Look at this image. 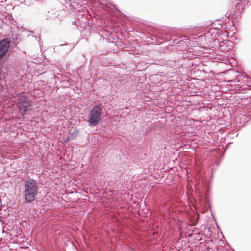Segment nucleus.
Masks as SVG:
<instances>
[{
    "label": "nucleus",
    "mask_w": 251,
    "mask_h": 251,
    "mask_svg": "<svg viewBox=\"0 0 251 251\" xmlns=\"http://www.w3.org/2000/svg\"><path fill=\"white\" fill-rule=\"evenodd\" d=\"M37 181L33 178H27L24 183V198L26 203L33 202L38 194Z\"/></svg>",
    "instance_id": "f257e3e1"
},
{
    "label": "nucleus",
    "mask_w": 251,
    "mask_h": 251,
    "mask_svg": "<svg viewBox=\"0 0 251 251\" xmlns=\"http://www.w3.org/2000/svg\"><path fill=\"white\" fill-rule=\"evenodd\" d=\"M102 108L100 104L93 106L88 117V125L90 127L96 126L101 119Z\"/></svg>",
    "instance_id": "f03ea898"
},
{
    "label": "nucleus",
    "mask_w": 251,
    "mask_h": 251,
    "mask_svg": "<svg viewBox=\"0 0 251 251\" xmlns=\"http://www.w3.org/2000/svg\"><path fill=\"white\" fill-rule=\"evenodd\" d=\"M30 102L28 97L25 95L20 96L18 98V108L22 115H26Z\"/></svg>",
    "instance_id": "7ed1b4c3"
},
{
    "label": "nucleus",
    "mask_w": 251,
    "mask_h": 251,
    "mask_svg": "<svg viewBox=\"0 0 251 251\" xmlns=\"http://www.w3.org/2000/svg\"><path fill=\"white\" fill-rule=\"evenodd\" d=\"M148 38H151L152 44H156L157 45H159L162 43V41H160L159 39L169 40L171 39V40H175L173 39L172 36L169 34L163 32H159L158 35H151Z\"/></svg>",
    "instance_id": "20e7f679"
},
{
    "label": "nucleus",
    "mask_w": 251,
    "mask_h": 251,
    "mask_svg": "<svg viewBox=\"0 0 251 251\" xmlns=\"http://www.w3.org/2000/svg\"><path fill=\"white\" fill-rule=\"evenodd\" d=\"M10 41L8 39H4L0 41V59L6 53L10 47Z\"/></svg>",
    "instance_id": "39448f33"
},
{
    "label": "nucleus",
    "mask_w": 251,
    "mask_h": 251,
    "mask_svg": "<svg viewBox=\"0 0 251 251\" xmlns=\"http://www.w3.org/2000/svg\"><path fill=\"white\" fill-rule=\"evenodd\" d=\"M237 1L236 3L235 8L239 12H241L244 6L248 3V0H235Z\"/></svg>",
    "instance_id": "423d86ee"
},
{
    "label": "nucleus",
    "mask_w": 251,
    "mask_h": 251,
    "mask_svg": "<svg viewBox=\"0 0 251 251\" xmlns=\"http://www.w3.org/2000/svg\"><path fill=\"white\" fill-rule=\"evenodd\" d=\"M248 120V117L244 114H240L236 117V122L240 124L238 125L239 128L242 127Z\"/></svg>",
    "instance_id": "0eeeda50"
},
{
    "label": "nucleus",
    "mask_w": 251,
    "mask_h": 251,
    "mask_svg": "<svg viewBox=\"0 0 251 251\" xmlns=\"http://www.w3.org/2000/svg\"><path fill=\"white\" fill-rule=\"evenodd\" d=\"M64 78V76L60 74L53 75V77H51L50 81L51 83H54L55 85L58 86L62 81Z\"/></svg>",
    "instance_id": "6e6552de"
},
{
    "label": "nucleus",
    "mask_w": 251,
    "mask_h": 251,
    "mask_svg": "<svg viewBox=\"0 0 251 251\" xmlns=\"http://www.w3.org/2000/svg\"><path fill=\"white\" fill-rule=\"evenodd\" d=\"M59 85H60L61 87L66 88H69L70 86L69 81L68 80L67 77L65 75L64 76V78Z\"/></svg>",
    "instance_id": "1a4fd4ad"
},
{
    "label": "nucleus",
    "mask_w": 251,
    "mask_h": 251,
    "mask_svg": "<svg viewBox=\"0 0 251 251\" xmlns=\"http://www.w3.org/2000/svg\"><path fill=\"white\" fill-rule=\"evenodd\" d=\"M78 134V130L76 128H75L73 132L69 135V136H70V139H71V140H73L77 136Z\"/></svg>",
    "instance_id": "9d476101"
},
{
    "label": "nucleus",
    "mask_w": 251,
    "mask_h": 251,
    "mask_svg": "<svg viewBox=\"0 0 251 251\" xmlns=\"http://www.w3.org/2000/svg\"><path fill=\"white\" fill-rule=\"evenodd\" d=\"M155 129V126H151L149 127H148L146 129V130L144 131H143V134L144 135H147V134H149L150 132H151V131H152L153 130H154Z\"/></svg>",
    "instance_id": "9b49d317"
},
{
    "label": "nucleus",
    "mask_w": 251,
    "mask_h": 251,
    "mask_svg": "<svg viewBox=\"0 0 251 251\" xmlns=\"http://www.w3.org/2000/svg\"><path fill=\"white\" fill-rule=\"evenodd\" d=\"M71 140V139H70V136H68L65 140V142H68Z\"/></svg>",
    "instance_id": "f8f14e48"
},
{
    "label": "nucleus",
    "mask_w": 251,
    "mask_h": 251,
    "mask_svg": "<svg viewBox=\"0 0 251 251\" xmlns=\"http://www.w3.org/2000/svg\"><path fill=\"white\" fill-rule=\"evenodd\" d=\"M217 42L219 43V45L220 46V47H222V45L221 44L222 43L223 44H224V41H222L221 42H219V40H217Z\"/></svg>",
    "instance_id": "ddd939ff"
},
{
    "label": "nucleus",
    "mask_w": 251,
    "mask_h": 251,
    "mask_svg": "<svg viewBox=\"0 0 251 251\" xmlns=\"http://www.w3.org/2000/svg\"><path fill=\"white\" fill-rule=\"evenodd\" d=\"M211 249V248L210 247H208V246H207V247H206V249L207 250V251H210V249Z\"/></svg>",
    "instance_id": "4468645a"
},
{
    "label": "nucleus",
    "mask_w": 251,
    "mask_h": 251,
    "mask_svg": "<svg viewBox=\"0 0 251 251\" xmlns=\"http://www.w3.org/2000/svg\"><path fill=\"white\" fill-rule=\"evenodd\" d=\"M148 127V125H147V124H146V125H143V127H144V128H146V127Z\"/></svg>",
    "instance_id": "2eb2a0df"
},
{
    "label": "nucleus",
    "mask_w": 251,
    "mask_h": 251,
    "mask_svg": "<svg viewBox=\"0 0 251 251\" xmlns=\"http://www.w3.org/2000/svg\"><path fill=\"white\" fill-rule=\"evenodd\" d=\"M168 199H169V201H171L172 197H170V196H168Z\"/></svg>",
    "instance_id": "dca6fc26"
},
{
    "label": "nucleus",
    "mask_w": 251,
    "mask_h": 251,
    "mask_svg": "<svg viewBox=\"0 0 251 251\" xmlns=\"http://www.w3.org/2000/svg\"><path fill=\"white\" fill-rule=\"evenodd\" d=\"M114 8H115V9H116V10H118V9H117V8H116V7H115V5H114Z\"/></svg>",
    "instance_id": "f3484780"
}]
</instances>
